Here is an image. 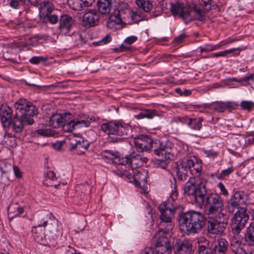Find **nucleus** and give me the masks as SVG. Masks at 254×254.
Masks as SVG:
<instances>
[{"mask_svg":"<svg viewBox=\"0 0 254 254\" xmlns=\"http://www.w3.org/2000/svg\"><path fill=\"white\" fill-rule=\"evenodd\" d=\"M137 40V37L135 36H130L127 38L125 40L126 44L131 45Z\"/></svg>","mask_w":254,"mask_h":254,"instance_id":"nucleus-52","label":"nucleus"},{"mask_svg":"<svg viewBox=\"0 0 254 254\" xmlns=\"http://www.w3.org/2000/svg\"><path fill=\"white\" fill-rule=\"evenodd\" d=\"M59 28L61 32H68L73 24V20L71 16L67 15H63L59 20Z\"/></svg>","mask_w":254,"mask_h":254,"instance_id":"nucleus-24","label":"nucleus"},{"mask_svg":"<svg viewBox=\"0 0 254 254\" xmlns=\"http://www.w3.org/2000/svg\"><path fill=\"white\" fill-rule=\"evenodd\" d=\"M95 0H81L84 7H88L92 5Z\"/></svg>","mask_w":254,"mask_h":254,"instance_id":"nucleus-59","label":"nucleus"},{"mask_svg":"<svg viewBox=\"0 0 254 254\" xmlns=\"http://www.w3.org/2000/svg\"><path fill=\"white\" fill-rule=\"evenodd\" d=\"M100 13L95 9H90L83 15L82 25L86 28H90L98 25Z\"/></svg>","mask_w":254,"mask_h":254,"instance_id":"nucleus-13","label":"nucleus"},{"mask_svg":"<svg viewBox=\"0 0 254 254\" xmlns=\"http://www.w3.org/2000/svg\"><path fill=\"white\" fill-rule=\"evenodd\" d=\"M233 236L230 239V246L231 251L236 248L243 246L242 237L240 235V232L232 231Z\"/></svg>","mask_w":254,"mask_h":254,"instance_id":"nucleus-28","label":"nucleus"},{"mask_svg":"<svg viewBox=\"0 0 254 254\" xmlns=\"http://www.w3.org/2000/svg\"><path fill=\"white\" fill-rule=\"evenodd\" d=\"M2 143L7 146L12 147L16 144V140L11 133L5 131L2 140Z\"/></svg>","mask_w":254,"mask_h":254,"instance_id":"nucleus-33","label":"nucleus"},{"mask_svg":"<svg viewBox=\"0 0 254 254\" xmlns=\"http://www.w3.org/2000/svg\"><path fill=\"white\" fill-rule=\"evenodd\" d=\"M69 7L74 10L80 11L84 7L81 0H68Z\"/></svg>","mask_w":254,"mask_h":254,"instance_id":"nucleus-37","label":"nucleus"},{"mask_svg":"<svg viewBox=\"0 0 254 254\" xmlns=\"http://www.w3.org/2000/svg\"><path fill=\"white\" fill-rule=\"evenodd\" d=\"M15 115L12 119V111L6 104H2L0 107V120L2 126L5 128L11 127L16 133L21 132L24 124L31 125L34 124L32 118L37 115V108L30 102L25 99H20L15 104Z\"/></svg>","mask_w":254,"mask_h":254,"instance_id":"nucleus-1","label":"nucleus"},{"mask_svg":"<svg viewBox=\"0 0 254 254\" xmlns=\"http://www.w3.org/2000/svg\"><path fill=\"white\" fill-rule=\"evenodd\" d=\"M70 115L69 113L61 115L54 114L50 118L49 125L54 128L60 127L63 125V123L66 121L67 117Z\"/></svg>","mask_w":254,"mask_h":254,"instance_id":"nucleus-21","label":"nucleus"},{"mask_svg":"<svg viewBox=\"0 0 254 254\" xmlns=\"http://www.w3.org/2000/svg\"><path fill=\"white\" fill-rule=\"evenodd\" d=\"M64 254H80V253H77L75 250L71 247H68L66 249Z\"/></svg>","mask_w":254,"mask_h":254,"instance_id":"nucleus-56","label":"nucleus"},{"mask_svg":"<svg viewBox=\"0 0 254 254\" xmlns=\"http://www.w3.org/2000/svg\"><path fill=\"white\" fill-rule=\"evenodd\" d=\"M218 187L221 190V192L224 195H227L228 194V191L226 190L224 185L222 183L220 182L218 184Z\"/></svg>","mask_w":254,"mask_h":254,"instance_id":"nucleus-54","label":"nucleus"},{"mask_svg":"<svg viewBox=\"0 0 254 254\" xmlns=\"http://www.w3.org/2000/svg\"><path fill=\"white\" fill-rule=\"evenodd\" d=\"M234 200L239 204L240 207L247 208V203L249 200V194L244 191H236L232 198Z\"/></svg>","mask_w":254,"mask_h":254,"instance_id":"nucleus-23","label":"nucleus"},{"mask_svg":"<svg viewBox=\"0 0 254 254\" xmlns=\"http://www.w3.org/2000/svg\"><path fill=\"white\" fill-rule=\"evenodd\" d=\"M47 177H48V178H49V179H50L51 180H54L55 178V177H56V174L54 172V171H50L47 173Z\"/></svg>","mask_w":254,"mask_h":254,"instance_id":"nucleus-64","label":"nucleus"},{"mask_svg":"<svg viewBox=\"0 0 254 254\" xmlns=\"http://www.w3.org/2000/svg\"><path fill=\"white\" fill-rule=\"evenodd\" d=\"M90 125V122L88 119H85V117L82 119H74L63 123L61 126L65 132H71L74 129L88 127Z\"/></svg>","mask_w":254,"mask_h":254,"instance_id":"nucleus-16","label":"nucleus"},{"mask_svg":"<svg viewBox=\"0 0 254 254\" xmlns=\"http://www.w3.org/2000/svg\"><path fill=\"white\" fill-rule=\"evenodd\" d=\"M104 152L107 154L105 157L111 159H118L120 157L119 153L118 152H113L111 150H106L104 151Z\"/></svg>","mask_w":254,"mask_h":254,"instance_id":"nucleus-47","label":"nucleus"},{"mask_svg":"<svg viewBox=\"0 0 254 254\" xmlns=\"http://www.w3.org/2000/svg\"><path fill=\"white\" fill-rule=\"evenodd\" d=\"M42 227H44V226L41 218L38 220V226H34L32 228L33 237L35 240L43 245L48 246L50 247H55L59 239L60 233L57 235H55V237L53 238V240L50 239V241H47L46 235L44 234Z\"/></svg>","mask_w":254,"mask_h":254,"instance_id":"nucleus-9","label":"nucleus"},{"mask_svg":"<svg viewBox=\"0 0 254 254\" xmlns=\"http://www.w3.org/2000/svg\"><path fill=\"white\" fill-rule=\"evenodd\" d=\"M170 10L175 16L179 15L184 21L189 23L195 19L202 21L204 19L205 14L196 4L192 3L190 5L179 2L171 3Z\"/></svg>","mask_w":254,"mask_h":254,"instance_id":"nucleus-7","label":"nucleus"},{"mask_svg":"<svg viewBox=\"0 0 254 254\" xmlns=\"http://www.w3.org/2000/svg\"><path fill=\"white\" fill-rule=\"evenodd\" d=\"M223 216H219L216 218H209L207 229L210 233L221 235L225 230L227 223L222 221Z\"/></svg>","mask_w":254,"mask_h":254,"instance_id":"nucleus-15","label":"nucleus"},{"mask_svg":"<svg viewBox=\"0 0 254 254\" xmlns=\"http://www.w3.org/2000/svg\"><path fill=\"white\" fill-rule=\"evenodd\" d=\"M8 215L10 220L16 216L20 215L23 212V208L19 206L17 203L11 204L7 209Z\"/></svg>","mask_w":254,"mask_h":254,"instance_id":"nucleus-29","label":"nucleus"},{"mask_svg":"<svg viewBox=\"0 0 254 254\" xmlns=\"http://www.w3.org/2000/svg\"><path fill=\"white\" fill-rule=\"evenodd\" d=\"M175 254H191L192 245L187 240H177L174 246Z\"/></svg>","mask_w":254,"mask_h":254,"instance_id":"nucleus-18","label":"nucleus"},{"mask_svg":"<svg viewBox=\"0 0 254 254\" xmlns=\"http://www.w3.org/2000/svg\"><path fill=\"white\" fill-rule=\"evenodd\" d=\"M193 161H196L195 157H187L179 160L177 164L181 167V169H184L188 171H190L191 166L193 164Z\"/></svg>","mask_w":254,"mask_h":254,"instance_id":"nucleus-30","label":"nucleus"},{"mask_svg":"<svg viewBox=\"0 0 254 254\" xmlns=\"http://www.w3.org/2000/svg\"><path fill=\"white\" fill-rule=\"evenodd\" d=\"M232 172V170L231 168H229L226 170H223L221 174H219L217 178L219 179H222L224 178L226 176H228L229 174H230Z\"/></svg>","mask_w":254,"mask_h":254,"instance_id":"nucleus-50","label":"nucleus"},{"mask_svg":"<svg viewBox=\"0 0 254 254\" xmlns=\"http://www.w3.org/2000/svg\"><path fill=\"white\" fill-rule=\"evenodd\" d=\"M204 245H200L199 244L197 250V254H211L212 250L207 246L208 241L205 240L204 242Z\"/></svg>","mask_w":254,"mask_h":254,"instance_id":"nucleus-39","label":"nucleus"},{"mask_svg":"<svg viewBox=\"0 0 254 254\" xmlns=\"http://www.w3.org/2000/svg\"><path fill=\"white\" fill-rule=\"evenodd\" d=\"M46 17L47 20L52 24L57 23L59 20L58 16L55 14H46Z\"/></svg>","mask_w":254,"mask_h":254,"instance_id":"nucleus-48","label":"nucleus"},{"mask_svg":"<svg viewBox=\"0 0 254 254\" xmlns=\"http://www.w3.org/2000/svg\"><path fill=\"white\" fill-rule=\"evenodd\" d=\"M147 160L146 157H143L140 154L133 152L130 155L119 159V163L122 164H128L130 168L136 169L141 166L143 163L147 162Z\"/></svg>","mask_w":254,"mask_h":254,"instance_id":"nucleus-14","label":"nucleus"},{"mask_svg":"<svg viewBox=\"0 0 254 254\" xmlns=\"http://www.w3.org/2000/svg\"><path fill=\"white\" fill-rule=\"evenodd\" d=\"M244 239L247 245L250 247H254V223H251L247 228Z\"/></svg>","mask_w":254,"mask_h":254,"instance_id":"nucleus-25","label":"nucleus"},{"mask_svg":"<svg viewBox=\"0 0 254 254\" xmlns=\"http://www.w3.org/2000/svg\"><path fill=\"white\" fill-rule=\"evenodd\" d=\"M155 111L152 110H145L142 111L137 115V118L138 119L147 118L148 119L152 118L155 115Z\"/></svg>","mask_w":254,"mask_h":254,"instance_id":"nucleus-40","label":"nucleus"},{"mask_svg":"<svg viewBox=\"0 0 254 254\" xmlns=\"http://www.w3.org/2000/svg\"><path fill=\"white\" fill-rule=\"evenodd\" d=\"M190 171L192 174V175H194L195 176L194 177H190L189 181L187 183L190 182L191 179H193L194 180V186L197 187V184L199 183L200 180H205V179L200 177L201 166L199 163L197 162L196 161H193V164L191 166Z\"/></svg>","mask_w":254,"mask_h":254,"instance_id":"nucleus-22","label":"nucleus"},{"mask_svg":"<svg viewBox=\"0 0 254 254\" xmlns=\"http://www.w3.org/2000/svg\"><path fill=\"white\" fill-rule=\"evenodd\" d=\"M238 106V104L234 102H217L212 104L210 105V108L221 113L224 112L226 109H235Z\"/></svg>","mask_w":254,"mask_h":254,"instance_id":"nucleus-20","label":"nucleus"},{"mask_svg":"<svg viewBox=\"0 0 254 254\" xmlns=\"http://www.w3.org/2000/svg\"><path fill=\"white\" fill-rule=\"evenodd\" d=\"M101 128L108 134L107 141L110 143L121 142L123 139L131 136L132 132L131 127L123 122L104 123Z\"/></svg>","mask_w":254,"mask_h":254,"instance_id":"nucleus-8","label":"nucleus"},{"mask_svg":"<svg viewBox=\"0 0 254 254\" xmlns=\"http://www.w3.org/2000/svg\"><path fill=\"white\" fill-rule=\"evenodd\" d=\"M241 208H243V206L240 207L239 204L237 203L236 201L234 200L232 198L229 200V201L228 203L227 210L230 213L233 214L234 212L236 209H237V210H239L241 209ZM245 209H247V208H245Z\"/></svg>","mask_w":254,"mask_h":254,"instance_id":"nucleus-38","label":"nucleus"},{"mask_svg":"<svg viewBox=\"0 0 254 254\" xmlns=\"http://www.w3.org/2000/svg\"><path fill=\"white\" fill-rule=\"evenodd\" d=\"M69 139L71 147L70 150H76V153L82 155L85 153L88 147V144L82 138L75 135L70 136Z\"/></svg>","mask_w":254,"mask_h":254,"instance_id":"nucleus-17","label":"nucleus"},{"mask_svg":"<svg viewBox=\"0 0 254 254\" xmlns=\"http://www.w3.org/2000/svg\"><path fill=\"white\" fill-rule=\"evenodd\" d=\"M232 252L235 254H248L245 249L243 246H241L239 248H236L234 250H232Z\"/></svg>","mask_w":254,"mask_h":254,"instance_id":"nucleus-51","label":"nucleus"},{"mask_svg":"<svg viewBox=\"0 0 254 254\" xmlns=\"http://www.w3.org/2000/svg\"><path fill=\"white\" fill-rule=\"evenodd\" d=\"M194 180L191 179L184 186V192L196 204H202L205 208L208 218H216L223 216V201L221 197L215 193H207L206 180H200L198 187L194 186Z\"/></svg>","mask_w":254,"mask_h":254,"instance_id":"nucleus-2","label":"nucleus"},{"mask_svg":"<svg viewBox=\"0 0 254 254\" xmlns=\"http://www.w3.org/2000/svg\"><path fill=\"white\" fill-rule=\"evenodd\" d=\"M39 9L46 12L47 14H50L54 9V5L51 1L44 0L41 2Z\"/></svg>","mask_w":254,"mask_h":254,"instance_id":"nucleus-36","label":"nucleus"},{"mask_svg":"<svg viewBox=\"0 0 254 254\" xmlns=\"http://www.w3.org/2000/svg\"><path fill=\"white\" fill-rule=\"evenodd\" d=\"M13 169L15 176L18 178H20L22 177V174L19 168L16 166H13Z\"/></svg>","mask_w":254,"mask_h":254,"instance_id":"nucleus-55","label":"nucleus"},{"mask_svg":"<svg viewBox=\"0 0 254 254\" xmlns=\"http://www.w3.org/2000/svg\"><path fill=\"white\" fill-rule=\"evenodd\" d=\"M247 210V209L241 208L236 212L232 219V231L241 232L249 218Z\"/></svg>","mask_w":254,"mask_h":254,"instance_id":"nucleus-12","label":"nucleus"},{"mask_svg":"<svg viewBox=\"0 0 254 254\" xmlns=\"http://www.w3.org/2000/svg\"><path fill=\"white\" fill-rule=\"evenodd\" d=\"M98 11L100 14L107 15L110 14L106 22L107 26L112 16L115 15L116 11L119 10V5L117 6L116 0H98L97 2Z\"/></svg>","mask_w":254,"mask_h":254,"instance_id":"nucleus-11","label":"nucleus"},{"mask_svg":"<svg viewBox=\"0 0 254 254\" xmlns=\"http://www.w3.org/2000/svg\"><path fill=\"white\" fill-rule=\"evenodd\" d=\"M254 143V136H252V133L250 135V137H249L246 140V143L248 144H251Z\"/></svg>","mask_w":254,"mask_h":254,"instance_id":"nucleus-63","label":"nucleus"},{"mask_svg":"<svg viewBox=\"0 0 254 254\" xmlns=\"http://www.w3.org/2000/svg\"><path fill=\"white\" fill-rule=\"evenodd\" d=\"M131 168V170H126L124 172L123 175L128 179L127 181L131 182L133 181V174H135V170Z\"/></svg>","mask_w":254,"mask_h":254,"instance_id":"nucleus-46","label":"nucleus"},{"mask_svg":"<svg viewBox=\"0 0 254 254\" xmlns=\"http://www.w3.org/2000/svg\"><path fill=\"white\" fill-rule=\"evenodd\" d=\"M212 0H201V4L203 8L207 11H209L214 6Z\"/></svg>","mask_w":254,"mask_h":254,"instance_id":"nucleus-44","label":"nucleus"},{"mask_svg":"<svg viewBox=\"0 0 254 254\" xmlns=\"http://www.w3.org/2000/svg\"><path fill=\"white\" fill-rule=\"evenodd\" d=\"M185 120V122L187 123L188 126L192 129L194 130H199L202 126V122L203 119L202 118H186L183 119ZM180 122H184L182 119H179Z\"/></svg>","mask_w":254,"mask_h":254,"instance_id":"nucleus-27","label":"nucleus"},{"mask_svg":"<svg viewBox=\"0 0 254 254\" xmlns=\"http://www.w3.org/2000/svg\"><path fill=\"white\" fill-rule=\"evenodd\" d=\"M111 41V37L110 35H106L105 37L103 38L101 40H99L97 42H94L93 44L94 45H104L108 44Z\"/></svg>","mask_w":254,"mask_h":254,"instance_id":"nucleus-45","label":"nucleus"},{"mask_svg":"<svg viewBox=\"0 0 254 254\" xmlns=\"http://www.w3.org/2000/svg\"><path fill=\"white\" fill-rule=\"evenodd\" d=\"M170 198L165 201L163 202L158 206L160 212L161 222L159 227H164L165 232H171L173 228L174 224L172 220L174 217V214L178 208V205L175 204V200L177 198L176 190H172L170 194Z\"/></svg>","mask_w":254,"mask_h":254,"instance_id":"nucleus-6","label":"nucleus"},{"mask_svg":"<svg viewBox=\"0 0 254 254\" xmlns=\"http://www.w3.org/2000/svg\"><path fill=\"white\" fill-rule=\"evenodd\" d=\"M48 60L47 58L43 57H34L30 60V62L33 64H38L41 62H45Z\"/></svg>","mask_w":254,"mask_h":254,"instance_id":"nucleus-49","label":"nucleus"},{"mask_svg":"<svg viewBox=\"0 0 254 254\" xmlns=\"http://www.w3.org/2000/svg\"><path fill=\"white\" fill-rule=\"evenodd\" d=\"M115 15L112 16L108 22L111 29H119L123 27V20L126 18V15L129 17L133 22L137 23L144 20H147L143 13L138 10H131L127 3L121 2L119 3V10Z\"/></svg>","mask_w":254,"mask_h":254,"instance_id":"nucleus-5","label":"nucleus"},{"mask_svg":"<svg viewBox=\"0 0 254 254\" xmlns=\"http://www.w3.org/2000/svg\"><path fill=\"white\" fill-rule=\"evenodd\" d=\"M186 37V36L184 34H180L178 37L175 38L174 40V42L175 43L180 44L184 40V39Z\"/></svg>","mask_w":254,"mask_h":254,"instance_id":"nucleus-53","label":"nucleus"},{"mask_svg":"<svg viewBox=\"0 0 254 254\" xmlns=\"http://www.w3.org/2000/svg\"><path fill=\"white\" fill-rule=\"evenodd\" d=\"M177 177L178 180L181 181H185L187 180L188 177V171L184 169H181V167L177 164V167L174 169Z\"/></svg>","mask_w":254,"mask_h":254,"instance_id":"nucleus-34","label":"nucleus"},{"mask_svg":"<svg viewBox=\"0 0 254 254\" xmlns=\"http://www.w3.org/2000/svg\"><path fill=\"white\" fill-rule=\"evenodd\" d=\"M89 188V186L87 183H85L84 184H80L78 185L76 187V191L79 190H86L87 189Z\"/></svg>","mask_w":254,"mask_h":254,"instance_id":"nucleus-57","label":"nucleus"},{"mask_svg":"<svg viewBox=\"0 0 254 254\" xmlns=\"http://www.w3.org/2000/svg\"><path fill=\"white\" fill-rule=\"evenodd\" d=\"M171 245L156 246L153 251L154 254H170L171 251Z\"/></svg>","mask_w":254,"mask_h":254,"instance_id":"nucleus-35","label":"nucleus"},{"mask_svg":"<svg viewBox=\"0 0 254 254\" xmlns=\"http://www.w3.org/2000/svg\"><path fill=\"white\" fill-rule=\"evenodd\" d=\"M135 148L138 152L149 151L152 148H154L155 154L158 156L156 164L162 169H166L171 160V154L169 152L171 144L169 142L158 143L154 142L152 139L147 135L140 134L134 138Z\"/></svg>","mask_w":254,"mask_h":254,"instance_id":"nucleus-3","label":"nucleus"},{"mask_svg":"<svg viewBox=\"0 0 254 254\" xmlns=\"http://www.w3.org/2000/svg\"><path fill=\"white\" fill-rule=\"evenodd\" d=\"M37 133L43 136H49L50 134L49 130L44 129H38L37 130Z\"/></svg>","mask_w":254,"mask_h":254,"instance_id":"nucleus-58","label":"nucleus"},{"mask_svg":"<svg viewBox=\"0 0 254 254\" xmlns=\"http://www.w3.org/2000/svg\"><path fill=\"white\" fill-rule=\"evenodd\" d=\"M172 234V231L168 233L166 232H165L164 227L161 228L160 227V230H158L154 236L156 242L155 247L167 245H171L167 235L170 236Z\"/></svg>","mask_w":254,"mask_h":254,"instance_id":"nucleus-19","label":"nucleus"},{"mask_svg":"<svg viewBox=\"0 0 254 254\" xmlns=\"http://www.w3.org/2000/svg\"><path fill=\"white\" fill-rule=\"evenodd\" d=\"M242 109L250 111L254 107V102L250 101H243L240 104Z\"/></svg>","mask_w":254,"mask_h":254,"instance_id":"nucleus-42","label":"nucleus"},{"mask_svg":"<svg viewBox=\"0 0 254 254\" xmlns=\"http://www.w3.org/2000/svg\"><path fill=\"white\" fill-rule=\"evenodd\" d=\"M211 131V127H206V132L204 133H202L201 136L207 137L210 134V132Z\"/></svg>","mask_w":254,"mask_h":254,"instance_id":"nucleus-60","label":"nucleus"},{"mask_svg":"<svg viewBox=\"0 0 254 254\" xmlns=\"http://www.w3.org/2000/svg\"><path fill=\"white\" fill-rule=\"evenodd\" d=\"M66 86H67L66 84H65L64 82H62V83L61 82H57V83L53 84L51 85H50V86H52V87H61V88H64V87H66Z\"/></svg>","mask_w":254,"mask_h":254,"instance_id":"nucleus-61","label":"nucleus"},{"mask_svg":"<svg viewBox=\"0 0 254 254\" xmlns=\"http://www.w3.org/2000/svg\"><path fill=\"white\" fill-rule=\"evenodd\" d=\"M147 172L144 170L138 171L135 170V174H133V181L135 182L136 186H141L144 185L147 179Z\"/></svg>","mask_w":254,"mask_h":254,"instance_id":"nucleus-26","label":"nucleus"},{"mask_svg":"<svg viewBox=\"0 0 254 254\" xmlns=\"http://www.w3.org/2000/svg\"><path fill=\"white\" fill-rule=\"evenodd\" d=\"M42 220L43 221L44 227L48 226V232L46 234L47 241L53 240L60 233L59 238L62 235L61 229L58 226V220L52 214L43 215L42 216Z\"/></svg>","mask_w":254,"mask_h":254,"instance_id":"nucleus-10","label":"nucleus"},{"mask_svg":"<svg viewBox=\"0 0 254 254\" xmlns=\"http://www.w3.org/2000/svg\"><path fill=\"white\" fill-rule=\"evenodd\" d=\"M228 242L226 239L220 238L218 239L217 245L215 246L213 250L223 254H226V253L228 250Z\"/></svg>","mask_w":254,"mask_h":254,"instance_id":"nucleus-31","label":"nucleus"},{"mask_svg":"<svg viewBox=\"0 0 254 254\" xmlns=\"http://www.w3.org/2000/svg\"><path fill=\"white\" fill-rule=\"evenodd\" d=\"M238 50H239V48H232L219 53H214L212 55V57L216 58L218 57H225L227 55L232 54L235 51Z\"/></svg>","mask_w":254,"mask_h":254,"instance_id":"nucleus-41","label":"nucleus"},{"mask_svg":"<svg viewBox=\"0 0 254 254\" xmlns=\"http://www.w3.org/2000/svg\"><path fill=\"white\" fill-rule=\"evenodd\" d=\"M220 47L218 45H212L210 44H206L204 47H200L199 48L200 49V52L202 53L203 52H208L212 51Z\"/></svg>","mask_w":254,"mask_h":254,"instance_id":"nucleus-43","label":"nucleus"},{"mask_svg":"<svg viewBox=\"0 0 254 254\" xmlns=\"http://www.w3.org/2000/svg\"><path fill=\"white\" fill-rule=\"evenodd\" d=\"M206 218L199 211L189 210L180 214V228L188 234L199 233L205 225Z\"/></svg>","mask_w":254,"mask_h":254,"instance_id":"nucleus-4","label":"nucleus"},{"mask_svg":"<svg viewBox=\"0 0 254 254\" xmlns=\"http://www.w3.org/2000/svg\"><path fill=\"white\" fill-rule=\"evenodd\" d=\"M11 7L14 8H17L19 5L18 1L17 0H11L10 2Z\"/></svg>","mask_w":254,"mask_h":254,"instance_id":"nucleus-62","label":"nucleus"},{"mask_svg":"<svg viewBox=\"0 0 254 254\" xmlns=\"http://www.w3.org/2000/svg\"><path fill=\"white\" fill-rule=\"evenodd\" d=\"M137 6L145 12H149L153 7L152 3L148 0H136Z\"/></svg>","mask_w":254,"mask_h":254,"instance_id":"nucleus-32","label":"nucleus"}]
</instances>
